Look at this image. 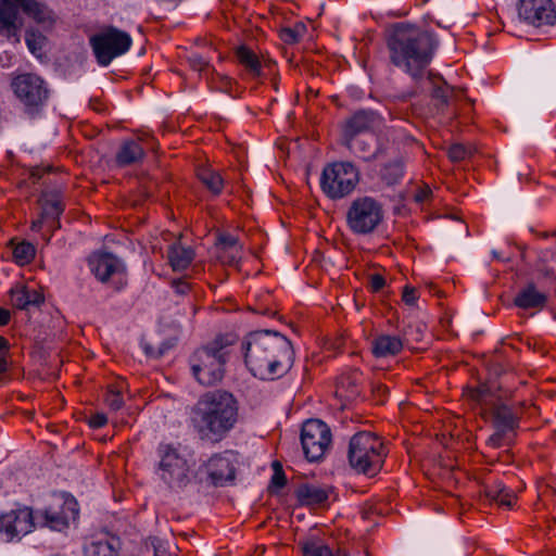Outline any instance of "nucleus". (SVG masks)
<instances>
[{"instance_id": "nucleus-36", "label": "nucleus", "mask_w": 556, "mask_h": 556, "mask_svg": "<svg viewBox=\"0 0 556 556\" xmlns=\"http://www.w3.org/2000/svg\"><path fill=\"white\" fill-rule=\"evenodd\" d=\"M403 164L401 161H395L393 163L387 164L381 173L382 179L388 185H394L399 182V180L403 177Z\"/></svg>"}, {"instance_id": "nucleus-29", "label": "nucleus", "mask_w": 556, "mask_h": 556, "mask_svg": "<svg viewBox=\"0 0 556 556\" xmlns=\"http://www.w3.org/2000/svg\"><path fill=\"white\" fill-rule=\"evenodd\" d=\"M198 178L213 193L219 194L224 187V180L219 173L202 167L198 169Z\"/></svg>"}, {"instance_id": "nucleus-59", "label": "nucleus", "mask_w": 556, "mask_h": 556, "mask_svg": "<svg viewBox=\"0 0 556 556\" xmlns=\"http://www.w3.org/2000/svg\"><path fill=\"white\" fill-rule=\"evenodd\" d=\"M481 397L480 391H478V394L476 395V400H479Z\"/></svg>"}, {"instance_id": "nucleus-41", "label": "nucleus", "mask_w": 556, "mask_h": 556, "mask_svg": "<svg viewBox=\"0 0 556 556\" xmlns=\"http://www.w3.org/2000/svg\"><path fill=\"white\" fill-rule=\"evenodd\" d=\"M339 388L346 389V396H354L358 394L357 378L355 376L341 377L339 380Z\"/></svg>"}, {"instance_id": "nucleus-8", "label": "nucleus", "mask_w": 556, "mask_h": 556, "mask_svg": "<svg viewBox=\"0 0 556 556\" xmlns=\"http://www.w3.org/2000/svg\"><path fill=\"white\" fill-rule=\"evenodd\" d=\"M359 181V172L351 162H334L321 174L320 187L330 199H342L350 194Z\"/></svg>"}, {"instance_id": "nucleus-39", "label": "nucleus", "mask_w": 556, "mask_h": 556, "mask_svg": "<svg viewBox=\"0 0 556 556\" xmlns=\"http://www.w3.org/2000/svg\"><path fill=\"white\" fill-rule=\"evenodd\" d=\"M105 403L110 407L111 410L116 412V410L121 409L124 405V401L121 395V392L113 388L109 389L106 396H105Z\"/></svg>"}, {"instance_id": "nucleus-55", "label": "nucleus", "mask_w": 556, "mask_h": 556, "mask_svg": "<svg viewBox=\"0 0 556 556\" xmlns=\"http://www.w3.org/2000/svg\"><path fill=\"white\" fill-rule=\"evenodd\" d=\"M144 352L147 355L149 356H152V357H157L160 356L162 353L161 352H155L154 350H152V348H150L148 344H144Z\"/></svg>"}, {"instance_id": "nucleus-54", "label": "nucleus", "mask_w": 556, "mask_h": 556, "mask_svg": "<svg viewBox=\"0 0 556 556\" xmlns=\"http://www.w3.org/2000/svg\"><path fill=\"white\" fill-rule=\"evenodd\" d=\"M8 367H9V364H8V361L7 358L1 355L0 356V374H3L8 370Z\"/></svg>"}, {"instance_id": "nucleus-37", "label": "nucleus", "mask_w": 556, "mask_h": 556, "mask_svg": "<svg viewBox=\"0 0 556 556\" xmlns=\"http://www.w3.org/2000/svg\"><path fill=\"white\" fill-rule=\"evenodd\" d=\"M475 152L471 146H465L463 143H454L447 150V155L453 162H462L469 159Z\"/></svg>"}, {"instance_id": "nucleus-11", "label": "nucleus", "mask_w": 556, "mask_h": 556, "mask_svg": "<svg viewBox=\"0 0 556 556\" xmlns=\"http://www.w3.org/2000/svg\"><path fill=\"white\" fill-rule=\"evenodd\" d=\"M301 443L309 462L319 460L331 444L330 428L319 419H309L302 426Z\"/></svg>"}, {"instance_id": "nucleus-42", "label": "nucleus", "mask_w": 556, "mask_h": 556, "mask_svg": "<svg viewBox=\"0 0 556 556\" xmlns=\"http://www.w3.org/2000/svg\"><path fill=\"white\" fill-rule=\"evenodd\" d=\"M189 63L194 71L202 72L208 67V63L199 54L189 56Z\"/></svg>"}, {"instance_id": "nucleus-45", "label": "nucleus", "mask_w": 556, "mask_h": 556, "mask_svg": "<svg viewBox=\"0 0 556 556\" xmlns=\"http://www.w3.org/2000/svg\"><path fill=\"white\" fill-rule=\"evenodd\" d=\"M27 296L29 306H38L43 302V295L36 289L27 287Z\"/></svg>"}, {"instance_id": "nucleus-51", "label": "nucleus", "mask_w": 556, "mask_h": 556, "mask_svg": "<svg viewBox=\"0 0 556 556\" xmlns=\"http://www.w3.org/2000/svg\"><path fill=\"white\" fill-rule=\"evenodd\" d=\"M10 320V312L5 308L0 307V326H4Z\"/></svg>"}, {"instance_id": "nucleus-6", "label": "nucleus", "mask_w": 556, "mask_h": 556, "mask_svg": "<svg viewBox=\"0 0 556 556\" xmlns=\"http://www.w3.org/2000/svg\"><path fill=\"white\" fill-rule=\"evenodd\" d=\"M386 456L383 442L371 432H357L350 440L349 463L359 473L377 475L382 468Z\"/></svg>"}, {"instance_id": "nucleus-14", "label": "nucleus", "mask_w": 556, "mask_h": 556, "mask_svg": "<svg viewBox=\"0 0 556 556\" xmlns=\"http://www.w3.org/2000/svg\"><path fill=\"white\" fill-rule=\"evenodd\" d=\"M77 516V502L71 497L58 498L42 511L45 525L55 531L66 529Z\"/></svg>"}, {"instance_id": "nucleus-4", "label": "nucleus", "mask_w": 556, "mask_h": 556, "mask_svg": "<svg viewBox=\"0 0 556 556\" xmlns=\"http://www.w3.org/2000/svg\"><path fill=\"white\" fill-rule=\"evenodd\" d=\"M43 27H50L55 22L54 12L39 0H0V36L20 42V31L24 20L18 9Z\"/></svg>"}, {"instance_id": "nucleus-28", "label": "nucleus", "mask_w": 556, "mask_h": 556, "mask_svg": "<svg viewBox=\"0 0 556 556\" xmlns=\"http://www.w3.org/2000/svg\"><path fill=\"white\" fill-rule=\"evenodd\" d=\"M485 494L491 501L507 507H510L516 498L515 493L501 482L486 486Z\"/></svg>"}, {"instance_id": "nucleus-57", "label": "nucleus", "mask_w": 556, "mask_h": 556, "mask_svg": "<svg viewBox=\"0 0 556 556\" xmlns=\"http://www.w3.org/2000/svg\"><path fill=\"white\" fill-rule=\"evenodd\" d=\"M273 467H274V470H275V471H276V469H281V466H280V464H279L278 462H275V463L273 464Z\"/></svg>"}, {"instance_id": "nucleus-24", "label": "nucleus", "mask_w": 556, "mask_h": 556, "mask_svg": "<svg viewBox=\"0 0 556 556\" xmlns=\"http://www.w3.org/2000/svg\"><path fill=\"white\" fill-rule=\"evenodd\" d=\"M143 156V148L137 141L128 140L122 143L115 160L119 166H129L139 163Z\"/></svg>"}, {"instance_id": "nucleus-20", "label": "nucleus", "mask_w": 556, "mask_h": 556, "mask_svg": "<svg viewBox=\"0 0 556 556\" xmlns=\"http://www.w3.org/2000/svg\"><path fill=\"white\" fill-rule=\"evenodd\" d=\"M546 294L540 292L532 282L522 288L514 299V304L522 309H541L546 305Z\"/></svg>"}, {"instance_id": "nucleus-47", "label": "nucleus", "mask_w": 556, "mask_h": 556, "mask_svg": "<svg viewBox=\"0 0 556 556\" xmlns=\"http://www.w3.org/2000/svg\"><path fill=\"white\" fill-rule=\"evenodd\" d=\"M384 283V278L381 275L375 274L370 276V288L372 289V291L377 292L381 290Z\"/></svg>"}, {"instance_id": "nucleus-5", "label": "nucleus", "mask_w": 556, "mask_h": 556, "mask_svg": "<svg viewBox=\"0 0 556 556\" xmlns=\"http://www.w3.org/2000/svg\"><path fill=\"white\" fill-rule=\"evenodd\" d=\"M233 343L232 336H222L193 353L190 358L191 370L200 384L211 387L222 381Z\"/></svg>"}, {"instance_id": "nucleus-23", "label": "nucleus", "mask_w": 556, "mask_h": 556, "mask_svg": "<svg viewBox=\"0 0 556 556\" xmlns=\"http://www.w3.org/2000/svg\"><path fill=\"white\" fill-rule=\"evenodd\" d=\"M343 143L364 161H370L377 155L376 137L374 134H366L354 138L353 141H343Z\"/></svg>"}, {"instance_id": "nucleus-35", "label": "nucleus", "mask_w": 556, "mask_h": 556, "mask_svg": "<svg viewBox=\"0 0 556 556\" xmlns=\"http://www.w3.org/2000/svg\"><path fill=\"white\" fill-rule=\"evenodd\" d=\"M306 33V26L303 23H296L292 27H285L280 30V39L288 45L299 42Z\"/></svg>"}, {"instance_id": "nucleus-58", "label": "nucleus", "mask_w": 556, "mask_h": 556, "mask_svg": "<svg viewBox=\"0 0 556 556\" xmlns=\"http://www.w3.org/2000/svg\"><path fill=\"white\" fill-rule=\"evenodd\" d=\"M377 390H378L379 392H380V391L384 392V391H386V388H384L383 386H380V384H379V386L377 387Z\"/></svg>"}, {"instance_id": "nucleus-56", "label": "nucleus", "mask_w": 556, "mask_h": 556, "mask_svg": "<svg viewBox=\"0 0 556 556\" xmlns=\"http://www.w3.org/2000/svg\"><path fill=\"white\" fill-rule=\"evenodd\" d=\"M492 254H493L494 258L502 260V257H501V255H500V253L497 251H493Z\"/></svg>"}, {"instance_id": "nucleus-16", "label": "nucleus", "mask_w": 556, "mask_h": 556, "mask_svg": "<svg viewBox=\"0 0 556 556\" xmlns=\"http://www.w3.org/2000/svg\"><path fill=\"white\" fill-rule=\"evenodd\" d=\"M517 420L507 406H497L493 410V427L495 432L488 439V444L492 447H500L504 441L510 440Z\"/></svg>"}, {"instance_id": "nucleus-22", "label": "nucleus", "mask_w": 556, "mask_h": 556, "mask_svg": "<svg viewBox=\"0 0 556 556\" xmlns=\"http://www.w3.org/2000/svg\"><path fill=\"white\" fill-rule=\"evenodd\" d=\"M329 492V488L304 483L296 489L295 495L301 504L316 506L324 504L328 500Z\"/></svg>"}, {"instance_id": "nucleus-32", "label": "nucleus", "mask_w": 556, "mask_h": 556, "mask_svg": "<svg viewBox=\"0 0 556 556\" xmlns=\"http://www.w3.org/2000/svg\"><path fill=\"white\" fill-rule=\"evenodd\" d=\"M216 248L217 251H229L232 250L233 253L230 255V260H235L237 254L242 253V245L239 243L238 238L230 233L220 232L216 239Z\"/></svg>"}, {"instance_id": "nucleus-38", "label": "nucleus", "mask_w": 556, "mask_h": 556, "mask_svg": "<svg viewBox=\"0 0 556 556\" xmlns=\"http://www.w3.org/2000/svg\"><path fill=\"white\" fill-rule=\"evenodd\" d=\"M10 293L13 306L20 309H27L29 307L26 286L12 288Z\"/></svg>"}, {"instance_id": "nucleus-9", "label": "nucleus", "mask_w": 556, "mask_h": 556, "mask_svg": "<svg viewBox=\"0 0 556 556\" xmlns=\"http://www.w3.org/2000/svg\"><path fill=\"white\" fill-rule=\"evenodd\" d=\"M382 219V205L367 195L354 199L346 211V225L354 235L374 232Z\"/></svg>"}, {"instance_id": "nucleus-15", "label": "nucleus", "mask_w": 556, "mask_h": 556, "mask_svg": "<svg viewBox=\"0 0 556 556\" xmlns=\"http://www.w3.org/2000/svg\"><path fill=\"white\" fill-rule=\"evenodd\" d=\"M33 528V513L27 507L0 515V536L8 541L29 533Z\"/></svg>"}, {"instance_id": "nucleus-25", "label": "nucleus", "mask_w": 556, "mask_h": 556, "mask_svg": "<svg viewBox=\"0 0 556 556\" xmlns=\"http://www.w3.org/2000/svg\"><path fill=\"white\" fill-rule=\"evenodd\" d=\"M167 255L174 270H184L191 264L194 253L190 248L176 242L169 247Z\"/></svg>"}, {"instance_id": "nucleus-26", "label": "nucleus", "mask_w": 556, "mask_h": 556, "mask_svg": "<svg viewBox=\"0 0 556 556\" xmlns=\"http://www.w3.org/2000/svg\"><path fill=\"white\" fill-rule=\"evenodd\" d=\"M41 215L46 219H58L64 210V205L58 194L45 193L40 198Z\"/></svg>"}, {"instance_id": "nucleus-21", "label": "nucleus", "mask_w": 556, "mask_h": 556, "mask_svg": "<svg viewBox=\"0 0 556 556\" xmlns=\"http://www.w3.org/2000/svg\"><path fill=\"white\" fill-rule=\"evenodd\" d=\"M409 342L408 338L405 341L400 337L381 334L372 341V352L377 357H388L400 353L404 344Z\"/></svg>"}, {"instance_id": "nucleus-49", "label": "nucleus", "mask_w": 556, "mask_h": 556, "mask_svg": "<svg viewBox=\"0 0 556 556\" xmlns=\"http://www.w3.org/2000/svg\"><path fill=\"white\" fill-rule=\"evenodd\" d=\"M430 194H431V190L429 188H424V189L418 190L415 193L414 200L417 203H422L429 198Z\"/></svg>"}, {"instance_id": "nucleus-34", "label": "nucleus", "mask_w": 556, "mask_h": 556, "mask_svg": "<svg viewBox=\"0 0 556 556\" xmlns=\"http://www.w3.org/2000/svg\"><path fill=\"white\" fill-rule=\"evenodd\" d=\"M35 247L29 242L17 243L13 248V258L18 265H25L33 261L35 257Z\"/></svg>"}, {"instance_id": "nucleus-13", "label": "nucleus", "mask_w": 556, "mask_h": 556, "mask_svg": "<svg viewBox=\"0 0 556 556\" xmlns=\"http://www.w3.org/2000/svg\"><path fill=\"white\" fill-rule=\"evenodd\" d=\"M517 9L519 18L530 26H552L556 23L553 0H519Z\"/></svg>"}, {"instance_id": "nucleus-27", "label": "nucleus", "mask_w": 556, "mask_h": 556, "mask_svg": "<svg viewBox=\"0 0 556 556\" xmlns=\"http://www.w3.org/2000/svg\"><path fill=\"white\" fill-rule=\"evenodd\" d=\"M303 556H348L345 552L338 549L336 553L319 540H307L301 544Z\"/></svg>"}, {"instance_id": "nucleus-10", "label": "nucleus", "mask_w": 556, "mask_h": 556, "mask_svg": "<svg viewBox=\"0 0 556 556\" xmlns=\"http://www.w3.org/2000/svg\"><path fill=\"white\" fill-rule=\"evenodd\" d=\"M131 42L129 34L112 26L90 37V45L101 66H108L113 59L126 53Z\"/></svg>"}, {"instance_id": "nucleus-52", "label": "nucleus", "mask_w": 556, "mask_h": 556, "mask_svg": "<svg viewBox=\"0 0 556 556\" xmlns=\"http://www.w3.org/2000/svg\"><path fill=\"white\" fill-rule=\"evenodd\" d=\"M9 349V342L5 338L0 337V356Z\"/></svg>"}, {"instance_id": "nucleus-40", "label": "nucleus", "mask_w": 556, "mask_h": 556, "mask_svg": "<svg viewBox=\"0 0 556 556\" xmlns=\"http://www.w3.org/2000/svg\"><path fill=\"white\" fill-rule=\"evenodd\" d=\"M25 40H26V43H27V47L29 48V50L33 53H37V52L41 51L45 38L41 34H37L34 31H27Z\"/></svg>"}, {"instance_id": "nucleus-17", "label": "nucleus", "mask_w": 556, "mask_h": 556, "mask_svg": "<svg viewBox=\"0 0 556 556\" xmlns=\"http://www.w3.org/2000/svg\"><path fill=\"white\" fill-rule=\"evenodd\" d=\"M206 472L215 485H223L235 479V455L231 452L214 455L205 465Z\"/></svg>"}, {"instance_id": "nucleus-18", "label": "nucleus", "mask_w": 556, "mask_h": 556, "mask_svg": "<svg viewBox=\"0 0 556 556\" xmlns=\"http://www.w3.org/2000/svg\"><path fill=\"white\" fill-rule=\"evenodd\" d=\"M379 123V117L371 111H358L345 123L343 128V141H353L354 138L366 134Z\"/></svg>"}, {"instance_id": "nucleus-53", "label": "nucleus", "mask_w": 556, "mask_h": 556, "mask_svg": "<svg viewBox=\"0 0 556 556\" xmlns=\"http://www.w3.org/2000/svg\"><path fill=\"white\" fill-rule=\"evenodd\" d=\"M45 219L46 218L42 217V215H41L40 218H38L37 220H34L33 224H31V229L33 230H39L42 227V224H43Z\"/></svg>"}, {"instance_id": "nucleus-12", "label": "nucleus", "mask_w": 556, "mask_h": 556, "mask_svg": "<svg viewBox=\"0 0 556 556\" xmlns=\"http://www.w3.org/2000/svg\"><path fill=\"white\" fill-rule=\"evenodd\" d=\"M11 88L15 97L28 109L41 106L49 97L43 79L33 73H24L13 77Z\"/></svg>"}, {"instance_id": "nucleus-50", "label": "nucleus", "mask_w": 556, "mask_h": 556, "mask_svg": "<svg viewBox=\"0 0 556 556\" xmlns=\"http://www.w3.org/2000/svg\"><path fill=\"white\" fill-rule=\"evenodd\" d=\"M174 288L177 293L185 294L189 290V285L185 281H176L174 282Z\"/></svg>"}, {"instance_id": "nucleus-3", "label": "nucleus", "mask_w": 556, "mask_h": 556, "mask_svg": "<svg viewBox=\"0 0 556 556\" xmlns=\"http://www.w3.org/2000/svg\"><path fill=\"white\" fill-rule=\"evenodd\" d=\"M238 420V402L229 392L215 390L200 396L191 412V422L201 439L220 441Z\"/></svg>"}, {"instance_id": "nucleus-30", "label": "nucleus", "mask_w": 556, "mask_h": 556, "mask_svg": "<svg viewBox=\"0 0 556 556\" xmlns=\"http://www.w3.org/2000/svg\"><path fill=\"white\" fill-rule=\"evenodd\" d=\"M238 61L250 71L251 74L258 76L261 74V62L257 55L248 47L241 46L236 51Z\"/></svg>"}, {"instance_id": "nucleus-48", "label": "nucleus", "mask_w": 556, "mask_h": 556, "mask_svg": "<svg viewBox=\"0 0 556 556\" xmlns=\"http://www.w3.org/2000/svg\"><path fill=\"white\" fill-rule=\"evenodd\" d=\"M286 477L282 469H276L273 475L271 483L277 488H282L286 484Z\"/></svg>"}, {"instance_id": "nucleus-43", "label": "nucleus", "mask_w": 556, "mask_h": 556, "mask_svg": "<svg viewBox=\"0 0 556 556\" xmlns=\"http://www.w3.org/2000/svg\"><path fill=\"white\" fill-rule=\"evenodd\" d=\"M417 290L413 287H409V286H406L404 289H403V294H402V300L407 304V305H414L417 301Z\"/></svg>"}, {"instance_id": "nucleus-33", "label": "nucleus", "mask_w": 556, "mask_h": 556, "mask_svg": "<svg viewBox=\"0 0 556 556\" xmlns=\"http://www.w3.org/2000/svg\"><path fill=\"white\" fill-rule=\"evenodd\" d=\"M86 556H116L114 546L106 540L92 541L85 546Z\"/></svg>"}, {"instance_id": "nucleus-7", "label": "nucleus", "mask_w": 556, "mask_h": 556, "mask_svg": "<svg viewBox=\"0 0 556 556\" xmlns=\"http://www.w3.org/2000/svg\"><path fill=\"white\" fill-rule=\"evenodd\" d=\"M159 457L156 475L168 488L180 490L190 482V464L177 447L160 445Z\"/></svg>"}, {"instance_id": "nucleus-2", "label": "nucleus", "mask_w": 556, "mask_h": 556, "mask_svg": "<svg viewBox=\"0 0 556 556\" xmlns=\"http://www.w3.org/2000/svg\"><path fill=\"white\" fill-rule=\"evenodd\" d=\"M437 45L430 31L407 23L393 25L387 39L391 63L415 80L424 77Z\"/></svg>"}, {"instance_id": "nucleus-31", "label": "nucleus", "mask_w": 556, "mask_h": 556, "mask_svg": "<svg viewBox=\"0 0 556 556\" xmlns=\"http://www.w3.org/2000/svg\"><path fill=\"white\" fill-rule=\"evenodd\" d=\"M455 96V91L453 87L447 85L445 81H442L440 85H435L433 88L432 97L435 106L440 111H444V108H447Z\"/></svg>"}, {"instance_id": "nucleus-1", "label": "nucleus", "mask_w": 556, "mask_h": 556, "mask_svg": "<svg viewBox=\"0 0 556 556\" xmlns=\"http://www.w3.org/2000/svg\"><path fill=\"white\" fill-rule=\"evenodd\" d=\"M242 350L250 371L263 380L282 377L294 362L291 341L277 331L261 330L249 333L242 343Z\"/></svg>"}, {"instance_id": "nucleus-19", "label": "nucleus", "mask_w": 556, "mask_h": 556, "mask_svg": "<svg viewBox=\"0 0 556 556\" xmlns=\"http://www.w3.org/2000/svg\"><path fill=\"white\" fill-rule=\"evenodd\" d=\"M89 265L92 273L102 282L108 281L111 276L122 270L121 262L111 253L94 254L90 258Z\"/></svg>"}, {"instance_id": "nucleus-44", "label": "nucleus", "mask_w": 556, "mask_h": 556, "mask_svg": "<svg viewBox=\"0 0 556 556\" xmlns=\"http://www.w3.org/2000/svg\"><path fill=\"white\" fill-rule=\"evenodd\" d=\"M233 251L232 250H229V251H218V258L222 263L224 264H228V265H237L239 263V261L241 260V255L242 253L240 254H237L236 258L235 260H230V255H232Z\"/></svg>"}, {"instance_id": "nucleus-46", "label": "nucleus", "mask_w": 556, "mask_h": 556, "mask_svg": "<svg viewBox=\"0 0 556 556\" xmlns=\"http://www.w3.org/2000/svg\"><path fill=\"white\" fill-rule=\"evenodd\" d=\"M108 422V418L103 413H96L89 418V425L92 428H101Z\"/></svg>"}]
</instances>
